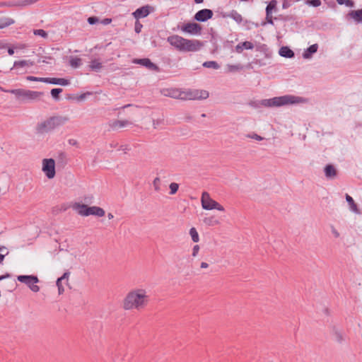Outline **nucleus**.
<instances>
[{
  "label": "nucleus",
  "mask_w": 362,
  "mask_h": 362,
  "mask_svg": "<svg viewBox=\"0 0 362 362\" xmlns=\"http://www.w3.org/2000/svg\"><path fill=\"white\" fill-rule=\"evenodd\" d=\"M149 296L144 288H136L129 291L122 302L125 310L144 309L148 303Z\"/></svg>",
  "instance_id": "obj_1"
},
{
  "label": "nucleus",
  "mask_w": 362,
  "mask_h": 362,
  "mask_svg": "<svg viewBox=\"0 0 362 362\" xmlns=\"http://www.w3.org/2000/svg\"><path fill=\"white\" fill-rule=\"evenodd\" d=\"M304 99L301 97L292 95H285L279 97H274L270 99H264L260 101V104L264 107H281L290 104L301 103Z\"/></svg>",
  "instance_id": "obj_2"
},
{
  "label": "nucleus",
  "mask_w": 362,
  "mask_h": 362,
  "mask_svg": "<svg viewBox=\"0 0 362 362\" xmlns=\"http://www.w3.org/2000/svg\"><path fill=\"white\" fill-rule=\"evenodd\" d=\"M68 120L66 117L61 116L50 117L47 119L38 123L36 125L35 130L38 134H43L53 131L55 128L65 124Z\"/></svg>",
  "instance_id": "obj_3"
},
{
  "label": "nucleus",
  "mask_w": 362,
  "mask_h": 362,
  "mask_svg": "<svg viewBox=\"0 0 362 362\" xmlns=\"http://www.w3.org/2000/svg\"><path fill=\"white\" fill-rule=\"evenodd\" d=\"M7 92L15 95L17 99L21 100L23 102L36 100L44 94L43 92L25 90L22 88L11 89L10 90H7Z\"/></svg>",
  "instance_id": "obj_4"
},
{
  "label": "nucleus",
  "mask_w": 362,
  "mask_h": 362,
  "mask_svg": "<svg viewBox=\"0 0 362 362\" xmlns=\"http://www.w3.org/2000/svg\"><path fill=\"white\" fill-rule=\"evenodd\" d=\"M73 210L78 214L83 216H88L90 215H95L98 217H102L105 215V211L100 207L92 206L88 207V205H71Z\"/></svg>",
  "instance_id": "obj_5"
},
{
  "label": "nucleus",
  "mask_w": 362,
  "mask_h": 362,
  "mask_svg": "<svg viewBox=\"0 0 362 362\" xmlns=\"http://www.w3.org/2000/svg\"><path fill=\"white\" fill-rule=\"evenodd\" d=\"M209 92L206 90H188L182 91V100L206 99L209 97Z\"/></svg>",
  "instance_id": "obj_6"
},
{
  "label": "nucleus",
  "mask_w": 362,
  "mask_h": 362,
  "mask_svg": "<svg viewBox=\"0 0 362 362\" xmlns=\"http://www.w3.org/2000/svg\"><path fill=\"white\" fill-rule=\"evenodd\" d=\"M18 281L27 285L29 288L33 292H38L40 287L35 284L39 282L37 276L33 275H19L17 276Z\"/></svg>",
  "instance_id": "obj_7"
},
{
  "label": "nucleus",
  "mask_w": 362,
  "mask_h": 362,
  "mask_svg": "<svg viewBox=\"0 0 362 362\" xmlns=\"http://www.w3.org/2000/svg\"><path fill=\"white\" fill-rule=\"evenodd\" d=\"M42 170L48 179L54 178L56 175L55 160L53 158L43 159Z\"/></svg>",
  "instance_id": "obj_8"
},
{
  "label": "nucleus",
  "mask_w": 362,
  "mask_h": 362,
  "mask_svg": "<svg viewBox=\"0 0 362 362\" xmlns=\"http://www.w3.org/2000/svg\"><path fill=\"white\" fill-rule=\"evenodd\" d=\"M202 43L197 40H188L184 38L181 51L185 52H195L200 49Z\"/></svg>",
  "instance_id": "obj_9"
},
{
  "label": "nucleus",
  "mask_w": 362,
  "mask_h": 362,
  "mask_svg": "<svg viewBox=\"0 0 362 362\" xmlns=\"http://www.w3.org/2000/svg\"><path fill=\"white\" fill-rule=\"evenodd\" d=\"M202 27L197 23L189 22L185 23L181 27V30L184 33L190 35H200L202 33Z\"/></svg>",
  "instance_id": "obj_10"
},
{
  "label": "nucleus",
  "mask_w": 362,
  "mask_h": 362,
  "mask_svg": "<svg viewBox=\"0 0 362 362\" xmlns=\"http://www.w3.org/2000/svg\"><path fill=\"white\" fill-rule=\"evenodd\" d=\"M213 11L209 8H203L198 11L193 17L197 22H206L213 17Z\"/></svg>",
  "instance_id": "obj_11"
},
{
  "label": "nucleus",
  "mask_w": 362,
  "mask_h": 362,
  "mask_svg": "<svg viewBox=\"0 0 362 362\" xmlns=\"http://www.w3.org/2000/svg\"><path fill=\"white\" fill-rule=\"evenodd\" d=\"M154 8L150 5H146L137 8L132 13L134 17L139 20V18H146L151 13L153 12Z\"/></svg>",
  "instance_id": "obj_12"
},
{
  "label": "nucleus",
  "mask_w": 362,
  "mask_h": 362,
  "mask_svg": "<svg viewBox=\"0 0 362 362\" xmlns=\"http://www.w3.org/2000/svg\"><path fill=\"white\" fill-rule=\"evenodd\" d=\"M132 62L134 64L145 66L149 70L154 71L156 72L160 71V68L156 64L153 63L148 58L134 59Z\"/></svg>",
  "instance_id": "obj_13"
},
{
  "label": "nucleus",
  "mask_w": 362,
  "mask_h": 362,
  "mask_svg": "<svg viewBox=\"0 0 362 362\" xmlns=\"http://www.w3.org/2000/svg\"><path fill=\"white\" fill-rule=\"evenodd\" d=\"M167 40L172 46L175 47L176 49L181 51L182 42L184 41V37L177 35H174L168 37Z\"/></svg>",
  "instance_id": "obj_14"
},
{
  "label": "nucleus",
  "mask_w": 362,
  "mask_h": 362,
  "mask_svg": "<svg viewBox=\"0 0 362 362\" xmlns=\"http://www.w3.org/2000/svg\"><path fill=\"white\" fill-rule=\"evenodd\" d=\"M132 123L128 120H113L110 122L109 126L113 130L132 125Z\"/></svg>",
  "instance_id": "obj_15"
},
{
  "label": "nucleus",
  "mask_w": 362,
  "mask_h": 362,
  "mask_svg": "<svg viewBox=\"0 0 362 362\" xmlns=\"http://www.w3.org/2000/svg\"><path fill=\"white\" fill-rule=\"evenodd\" d=\"M46 83L67 86L70 83L69 80L63 78H46Z\"/></svg>",
  "instance_id": "obj_16"
},
{
  "label": "nucleus",
  "mask_w": 362,
  "mask_h": 362,
  "mask_svg": "<svg viewBox=\"0 0 362 362\" xmlns=\"http://www.w3.org/2000/svg\"><path fill=\"white\" fill-rule=\"evenodd\" d=\"M325 175L327 178L332 179L337 175V170L332 164H327L324 168Z\"/></svg>",
  "instance_id": "obj_17"
},
{
  "label": "nucleus",
  "mask_w": 362,
  "mask_h": 362,
  "mask_svg": "<svg viewBox=\"0 0 362 362\" xmlns=\"http://www.w3.org/2000/svg\"><path fill=\"white\" fill-rule=\"evenodd\" d=\"M318 49L317 44H313L308 47L303 53V57L304 59H310L312 57L313 54L316 53Z\"/></svg>",
  "instance_id": "obj_18"
},
{
  "label": "nucleus",
  "mask_w": 362,
  "mask_h": 362,
  "mask_svg": "<svg viewBox=\"0 0 362 362\" xmlns=\"http://www.w3.org/2000/svg\"><path fill=\"white\" fill-rule=\"evenodd\" d=\"M279 54L285 58H293L295 56L294 52L287 46L281 47L279 49Z\"/></svg>",
  "instance_id": "obj_19"
},
{
  "label": "nucleus",
  "mask_w": 362,
  "mask_h": 362,
  "mask_svg": "<svg viewBox=\"0 0 362 362\" xmlns=\"http://www.w3.org/2000/svg\"><path fill=\"white\" fill-rule=\"evenodd\" d=\"M56 159L58 166L64 167L68 163L67 155L64 151L59 152Z\"/></svg>",
  "instance_id": "obj_20"
},
{
  "label": "nucleus",
  "mask_w": 362,
  "mask_h": 362,
  "mask_svg": "<svg viewBox=\"0 0 362 362\" xmlns=\"http://www.w3.org/2000/svg\"><path fill=\"white\" fill-rule=\"evenodd\" d=\"M165 95L175 98V99H182V91L177 88H170L167 89Z\"/></svg>",
  "instance_id": "obj_21"
},
{
  "label": "nucleus",
  "mask_w": 362,
  "mask_h": 362,
  "mask_svg": "<svg viewBox=\"0 0 362 362\" xmlns=\"http://www.w3.org/2000/svg\"><path fill=\"white\" fill-rule=\"evenodd\" d=\"M223 17L231 18L238 23H240L243 21L242 16L235 10H232L229 13L223 14Z\"/></svg>",
  "instance_id": "obj_22"
},
{
  "label": "nucleus",
  "mask_w": 362,
  "mask_h": 362,
  "mask_svg": "<svg viewBox=\"0 0 362 362\" xmlns=\"http://www.w3.org/2000/svg\"><path fill=\"white\" fill-rule=\"evenodd\" d=\"M357 23H362V8L349 11L348 14Z\"/></svg>",
  "instance_id": "obj_23"
},
{
  "label": "nucleus",
  "mask_w": 362,
  "mask_h": 362,
  "mask_svg": "<svg viewBox=\"0 0 362 362\" xmlns=\"http://www.w3.org/2000/svg\"><path fill=\"white\" fill-rule=\"evenodd\" d=\"M89 69L94 71H99L102 67V63L99 59H95L91 60L90 64L88 65Z\"/></svg>",
  "instance_id": "obj_24"
},
{
  "label": "nucleus",
  "mask_w": 362,
  "mask_h": 362,
  "mask_svg": "<svg viewBox=\"0 0 362 362\" xmlns=\"http://www.w3.org/2000/svg\"><path fill=\"white\" fill-rule=\"evenodd\" d=\"M15 23V21L13 18L2 17L0 18V29H3L6 28Z\"/></svg>",
  "instance_id": "obj_25"
},
{
  "label": "nucleus",
  "mask_w": 362,
  "mask_h": 362,
  "mask_svg": "<svg viewBox=\"0 0 362 362\" xmlns=\"http://www.w3.org/2000/svg\"><path fill=\"white\" fill-rule=\"evenodd\" d=\"M201 204H218L217 202L213 200L209 194L206 192H204L201 197Z\"/></svg>",
  "instance_id": "obj_26"
},
{
  "label": "nucleus",
  "mask_w": 362,
  "mask_h": 362,
  "mask_svg": "<svg viewBox=\"0 0 362 362\" xmlns=\"http://www.w3.org/2000/svg\"><path fill=\"white\" fill-rule=\"evenodd\" d=\"M39 0H17L16 1V7H25L32 5Z\"/></svg>",
  "instance_id": "obj_27"
},
{
  "label": "nucleus",
  "mask_w": 362,
  "mask_h": 362,
  "mask_svg": "<svg viewBox=\"0 0 362 362\" xmlns=\"http://www.w3.org/2000/svg\"><path fill=\"white\" fill-rule=\"evenodd\" d=\"M68 207L64 205H55L52 208V214L54 216L58 215L59 213L66 211Z\"/></svg>",
  "instance_id": "obj_28"
},
{
  "label": "nucleus",
  "mask_w": 362,
  "mask_h": 362,
  "mask_svg": "<svg viewBox=\"0 0 362 362\" xmlns=\"http://www.w3.org/2000/svg\"><path fill=\"white\" fill-rule=\"evenodd\" d=\"M69 64L73 68H78L81 65L82 61L79 57H71L69 59Z\"/></svg>",
  "instance_id": "obj_29"
},
{
  "label": "nucleus",
  "mask_w": 362,
  "mask_h": 362,
  "mask_svg": "<svg viewBox=\"0 0 362 362\" xmlns=\"http://www.w3.org/2000/svg\"><path fill=\"white\" fill-rule=\"evenodd\" d=\"M276 5H277V1L276 0H272L270 1L265 9L266 13H272L273 11H276Z\"/></svg>",
  "instance_id": "obj_30"
},
{
  "label": "nucleus",
  "mask_w": 362,
  "mask_h": 362,
  "mask_svg": "<svg viewBox=\"0 0 362 362\" xmlns=\"http://www.w3.org/2000/svg\"><path fill=\"white\" fill-rule=\"evenodd\" d=\"M62 91H63L62 88H52L51 90L50 93H51V95L53 98V99L57 101L59 100V94L61 93H62Z\"/></svg>",
  "instance_id": "obj_31"
},
{
  "label": "nucleus",
  "mask_w": 362,
  "mask_h": 362,
  "mask_svg": "<svg viewBox=\"0 0 362 362\" xmlns=\"http://www.w3.org/2000/svg\"><path fill=\"white\" fill-rule=\"evenodd\" d=\"M189 235H191L192 240L194 243H198L199 240V234L195 228H191L189 230Z\"/></svg>",
  "instance_id": "obj_32"
},
{
  "label": "nucleus",
  "mask_w": 362,
  "mask_h": 362,
  "mask_svg": "<svg viewBox=\"0 0 362 362\" xmlns=\"http://www.w3.org/2000/svg\"><path fill=\"white\" fill-rule=\"evenodd\" d=\"M203 66L206 68H211L214 69H218L219 68L218 64L215 61H207L204 62Z\"/></svg>",
  "instance_id": "obj_33"
},
{
  "label": "nucleus",
  "mask_w": 362,
  "mask_h": 362,
  "mask_svg": "<svg viewBox=\"0 0 362 362\" xmlns=\"http://www.w3.org/2000/svg\"><path fill=\"white\" fill-rule=\"evenodd\" d=\"M334 336L335 340L339 344H341L344 341V337L343 334L337 329H334Z\"/></svg>",
  "instance_id": "obj_34"
},
{
  "label": "nucleus",
  "mask_w": 362,
  "mask_h": 362,
  "mask_svg": "<svg viewBox=\"0 0 362 362\" xmlns=\"http://www.w3.org/2000/svg\"><path fill=\"white\" fill-rule=\"evenodd\" d=\"M202 208L206 210L217 209L218 211H224L222 205H202Z\"/></svg>",
  "instance_id": "obj_35"
},
{
  "label": "nucleus",
  "mask_w": 362,
  "mask_h": 362,
  "mask_svg": "<svg viewBox=\"0 0 362 362\" xmlns=\"http://www.w3.org/2000/svg\"><path fill=\"white\" fill-rule=\"evenodd\" d=\"M204 223L209 226H215L218 224V221L215 219L213 216L205 218L204 220Z\"/></svg>",
  "instance_id": "obj_36"
},
{
  "label": "nucleus",
  "mask_w": 362,
  "mask_h": 362,
  "mask_svg": "<svg viewBox=\"0 0 362 362\" xmlns=\"http://www.w3.org/2000/svg\"><path fill=\"white\" fill-rule=\"evenodd\" d=\"M26 80L29 81H38V82H43L46 83V78L43 77H36L33 76H28L26 77Z\"/></svg>",
  "instance_id": "obj_37"
},
{
  "label": "nucleus",
  "mask_w": 362,
  "mask_h": 362,
  "mask_svg": "<svg viewBox=\"0 0 362 362\" xmlns=\"http://www.w3.org/2000/svg\"><path fill=\"white\" fill-rule=\"evenodd\" d=\"M305 4L310 6L318 7L321 5V0H307Z\"/></svg>",
  "instance_id": "obj_38"
},
{
  "label": "nucleus",
  "mask_w": 362,
  "mask_h": 362,
  "mask_svg": "<svg viewBox=\"0 0 362 362\" xmlns=\"http://www.w3.org/2000/svg\"><path fill=\"white\" fill-rule=\"evenodd\" d=\"M169 188H170V194H172V195L175 194L178 190L179 185L175 182H172V183H170Z\"/></svg>",
  "instance_id": "obj_39"
},
{
  "label": "nucleus",
  "mask_w": 362,
  "mask_h": 362,
  "mask_svg": "<svg viewBox=\"0 0 362 362\" xmlns=\"http://www.w3.org/2000/svg\"><path fill=\"white\" fill-rule=\"evenodd\" d=\"M16 5V1H0V7H14Z\"/></svg>",
  "instance_id": "obj_40"
},
{
  "label": "nucleus",
  "mask_w": 362,
  "mask_h": 362,
  "mask_svg": "<svg viewBox=\"0 0 362 362\" xmlns=\"http://www.w3.org/2000/svg\"><path fill=\"white\" fill-rule=\"evenodd\" d=\"M240 43L244 49H252L254 48L253 43L250 41H245Z\"/></svg>",
  "instance_id": "obj_41"
},
{
  "label": "nucleus",
  "mask_w": 362,
  "mask_h": 362,
  "mask_svg": "<svg viewBox=\"0 0 362 362\" xmlns=\"http://www.w3.org/2000/svg\"><path fill=\"white\" fill-rule=\"evenodd\" d=\"M27 65L26 60L16 61L13 64V69H18L19 67H24Z\"/></svg>",
  "instance_id": "obj_42"
},
{
  "label": "nucleus",
  "mask_w": 362,
  "mask_h": 362,
  "mask_svg": "<svg viewBox=\"0 0 362 362\" xmlns=\"http://www.w3.org/2000/svg\"><path fill=\"white\" fill-rule=\"evenodd\" d=\"M160 180L158 177H156L153 182L154 189L157 192L160 190Z\"/></svg>",
  "instance_id": "obj_43"
},
{
  "label": "nucleus",
  "mask_w": 362,
  "mask_h": 362,
  "mask_svg": "<svg viewBox=\"0 0 362 362\" xmlns=\"http://www.w3.org/2000/svg\"><path fill=\"white\" fill-rule=\"evenodd\" d=\"M142 28H143V25L140 23V21L139 20L136 19L135 24H134L135 33L137 34L140 33Z\"/></svg>",
  "instance_id": "obj_44"
},
{
  "label": "nucleus",
  "mask_w": 362,
  "mask_h": 362,
  "mask_svg": "<svg viewBox=\"0 0 362 362\" xmlns=\"http://www.w3.org/2000/svg\"><path fill=\"white\" fill-rule=\"evenodd\" d=\"M93 196H88L85 197L83 201H81L80 202H74V204H90L93 202Z\"/></svg>",
  "instance_id": "obj_45"
},
{
  "label": "nucleus",
  "mask_w": 362,
  "mask_h": 362,
  "mask_svg": "<svg viewBox=\"0 0 362 362\" xmlns=\"http://www.w3.org/2000/svg\"><path fill=\"white\" fill-rule=\"evenodd\" d=\"M34 34L35 35H39V36H41L42 37H47V32L45 30H42V29L35 30H34Z\"/></svg>",
  "instance_id": "obj_46"
},
{
  "label": "nucleus",
  "mask_w": 362,
  "mask_h": 362,
  "mask_svg": "<svg viewBox=\"0 0 362 362\" xmlns=\"http://www.w3.org/2000/svg\"><path fill=\"white\" fill-rule=\"evenodd\" d=\"M349 209L351 211L356 214H362L360 209H358V205H349Z\"/></svg>",
  "instance_id": "obj_47"
},
{
  "label": "nucleus",
  "mask_w": 362,
  "mask_h": 362,
  "mask_svg": "<svg viewBox=\"0 0 362 362\" xmlns=\"http://www.w3.org/2000/svg\"><path fill=\"white\" fill-rule=\"evenodd\" d=\"M266 21L269 24L274 25L272 13H266Z\"/></svg>",
  "instance_id": "obj_48"
},
{
  "label": "nucleus",
  "mask_w": 362,
  "mask_h": 362,
  "mask_svg": "<svg viewBox=\"0 0 362 362\" xmlns=\"http://www.w3.org/2000/svg\"><path fill=\"white\" fill-rule=\"evenodd\" d=\"M98 22V18L95 16H90L88 18V23L90 25H95Z\"/></svg>",
  "instance_id": "obj_49"
},
{
  "label": "nucleus",
  "mask_w": 362,
  "mask_h": 362,
  "mask_svg": "<svg viewBox=\"0 0 362 362\" xmlns=\"http://www.w3.org/2000/svg\"><path fill=\"white\" fill-rule=\"evenodd\" d=\"M331 231L334 238H338L340 236L338 230L335 228V227L333 225L330 226Z\"/></svg>",
  "instance_id": "obj_50"
},
{
  "label": "nucleus",
  "mask_w": 362,
  "mask_h": 362,
  "mask_svg": "<svg viewBox=\"0 0 362 362\" xmlns=\"http://www.w3.org/2000/svg\"><path fill=\"white\" fill-rule=\"evenodd\" d=\"M163 119H153V127L154 129H156L157 127L161 124H163Z\"/></svg>",
  "instance_id": "obj_51"
},
{
  "label": "nucleus",
  "mask_w": 362,
  "mask_h": 362,
  "mask_svg": "<svg viewBox=\"0 0 362 362\" xmlns=\"http://www.w3.org/2000/svg\"><path fill=\"white\" fill-rule=\"evenodd\" d=\"M242 67L240 65H229L228 69L230 71H234L240 69Z\"/></svg>",
  "instance_id": "obj_52"
},
{
  "label": "nucleus",
  "mask_w": 362,
  "mask_h": 362,
  "mask_svg": "<svg viewBox=\"0 0 362 362\" xmlns=\"http://www.w3.org/2000/svg\"><path fill=\"white\" fill-rule=\"evenodd\" d=\"M247 136L250 138L254 139L257 141H262L263 139V138L261 136H259L257 134H253L252 135L249 134V135H247Z\"/></svg>",
  "instance_id": "obj_53"
},
{
  "label": "nucleus",
  "mask_w": 362,
  "mask_h": 362,
  "mask_svg": "<svg viewBox=\"0 0 362 362\" xmlns=\"http://www.w3.org/2000/svg\"><path fill=\"white\" fill-rule=\"evenodd\" d=\"M199 250V246L198 245H195L194 247H193V249H192V255L193 257H196L198 252Z\"/></svg>",
  "instance_id": "obj_54"
},
{
  "label": "nucleus",
  "mask_w": 362,
  "mask_h": 362,
  "mask_svg": "<svg viewBox=\"0 0 362 362\" xmlns=\"http://www.w3.org/2000/svg\"><path fill=\"white\" fill-rule=\"evenodd\" d=\"M291 6V3L288 0H284L282 4V8L286 9Z\"/></svg>",
  "instance_id": "obj_55"
},
{
  "label": "nucleus",
  "mask_w": 362,
  "mask_h": 362,
  "mask_svg": "<svg viewBox=\"0 0 362 362\" xmlns=\"http://www.w3.org/2000/svg\"><path fill=\"white\" fill-rule=\"evenodd\" d=\"M345 197H346V200L348 202V204H356L354 202V199L350 195H349L348 194H345Z\"/></svg>",
  "instance_id": "obj_56"
},
{
  "label": "nucleus",
  "mask_w": 362,
  "mask_h": 362,
  "mask_svg": "<svg viewBox=\"0 0 362 362\" xmlns=\"http://www.w3.org/2000/svg\"><path fill=\"white\" fill-rule=\"evenodd\" d=\"M69 275H70V272H66L64 273V274L61 277H59V279H62V280L66 279V281H68Z\"/></svg>",
  "instance_id": "obj_57"
},
{
  "label": "nucleus",
  "mask_w": 362,
  "mask_h": 362,
  "mask_svg": "<svg viewBox=\"0 0 362 362\" xmlns=\"http://www.w3.org/2000/svg\"><path fill=\"white\" fill-rule=\"evenodd\" d=\"M243 47L241 46V43H238L236 46H235V51L238 52V53H241L243 51Z\"/></svg>",
  "instance_id": "obj_58"
},
{
  "label": "nucleus",
  "mask_w": 362,
  "mask_h": 362,
  "mask_svg": "<svg viewBox=\"0 0 362 362\" xmlns=\"http://www.w3.org/2000/svg\"><path fill=\"white\" fill-rule=\"evenodd\" d=\"M111 22H112V18H105L101 21V23L103 25H108V24L111 23Z\"/></svg>",
  "instance_id": "obj_59"
},
{
  "label": "nucleus",
  "mask_w": 362,
  "mask_h": 362,
  "mask_svg": "<svg viewBox=\"0 0 362 362\" xmlns=\"http://www.w3.org/2000/svg\"><path fill=\"white\" fill-rule=\"evenodd\" d=\"M68 143L71 146H78V141L76 139H70L68 140Z\"/></svg>",
  "instance_id": "obj_60"
},
{
  "label": "nucleus",
  "mask_w": 362,
  "mask_h": 362,
  "mask_svg": "<svg viewBox=\"0 0 362 362\" xmlns=\"http://www.w3.org/2000/svg\"><path fill=\"white\" fill-rule=\"evenodd\" d=\"M119 150L123 151H124V153H127L128 151H129V148H128V146H127V145H122L119 146Z\"/></svg>",
  "instance_id": "obj_61"
},
{
  "label": "nucleus",
  "mask_w": 362,
  "mask_h": 362,
  "mask_svg": "<svg viewBox=\"0 0 362 362\" xmlns=\"http://www.w3.org/2000/svg\"><path fill=\"white\" fill-rule=\"evenodd\" d=\"M345 5L348 7H353L354 6V2L351 0H347Z\"/></svg>",
  "instance_id": "obj_62"
},
{
  "label": "nucleus",
  "mask_w": 362,
  "mask_h": 362,
  "mask_svg": "<svg viewBox=\"0 0 362 362\" xmlns=\"http://www.w3.org/2000/svg\"><path fill=\"white\" fill-rule=\"evenodd\" d=\"M9 277H11V274L8 273H6V274H4V275H1L0 276V281L5 279L9 278Z\"/></svg>",
  "instance_id": "obj_63"
},
{
  "label": "nucleus",
  "mask_w": 362,
  "mask_h": 362,
  "mask_svg": "<svg viewBox=\"0 0 362 362\" xmlns=\"http://www.w3.org/2000/svg\"><path fill=\"white\" fill-rule=\"evenodd\" d=\"M274 19H281V20H283V21H288V20H289L288 16L284 17L282 15H279V17H276V18H274Z\"/></svg>",
  "instance_id": "obj_64"
}]
</instances>
